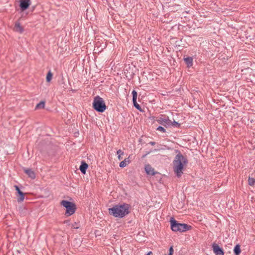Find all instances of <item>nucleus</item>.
<instances>
[{"label": "nucleus", "instance_id": "f257e3e1", "mask_svg": "<svg viewBox=\"0 0 255 255\" xmlns=\"http://www.w3.org/2000/svg\"><path fill=\"white\" fill-rule=\"evenodd\" d=\"M177 154L176 155L173 161V171L176 176L179 178L183 174L184 166L188 164V161L186 156H184L178 150H176Z\"/></svg>", "mask_w": 255, "mask_h": 255}, {"label": "nucleus", "instance_id": "f03ea898", "mask_svg": "<svg viewBox=\"0 0 255 255\" xmlns=\"http://www.w3.org/2000/svg\"><path fill=\"white\" fill-rule=\"evenodd\" d=\"M130 205L126 203H120L108 209L109 214L115 218H122L130 213Z\"/></svg>", "mask_w": 255, "mask_h": 255}, {"label": "nucleus", "instance_id": "7ed1b4c3", "mask_svg": "<svg viewBox=\"0 0 255 255\" xmlns=\"http://www.w3.org/2000/svg\"><path fill=\"white\" fill-rule=\"evenodd\" d=\"M171 230L175 232H185L190 230L192 227L185 223H180L174 218H171L170 220Z\"/></svg>", "mask_w": 255, "mask_h": 255}, {"label": "nucleus", "instance_id": "20e7f679", "mask_svg": "<svg viewBox=\"0 0 255 255\" xmlns=\"http://www.w3.org/2000/svg\"><path fill=\"white\" fill-rule=\"evenodd\" d=\"M92 107L99 113H103L107 108L104 100L99 96H97L94 98Z\"/></svg>", "mask_w": 255, "mask_h": 255}, {"label": "nucleus", "instance_id": "39448f33", "mask_svg": "<svg viewBox=\"0 0 255 255\" xmlns=\"http://www.w3.org/2000/svg\"><path fill=\"white\" fill-rule=\"evenodd\" d=\"M60 204L66 208L65 216L69 217L73 215L76 210V206L73 202L63 200L61 201Z\"/></svg>", "mask_w": 255, "mask_h": 255}, {"label": "nucleus", "instance_id": "423d86ee", "mask_svg": "<svg viewBox=\"0 0 255 255\" xmlns=\"http://www.w3.org/2000/svg\"><path fill=\"white\" fill-rule=\"evenodd\" d=\"M156 121L158 124L164 126L166 128L168 127L169 124L170 123L169 117L166 115H161L160 117L157 118Z\"/></svg>", "mask_w": 255, "mask_h": 255}, {"label": "nucleus", "instance_id": "0eeeda50", "mask_svg": "<svg viewBox=\"0 0 255 255\" xmlns=\"http://www.w3.org/2000/svg\"><path fill=\"white\" fill-rule=\"evenodd\" d=\"M212 248L215 255H224V251L223 249L216 243H213Z\"/></svg>", "mask_w": 255, "mask_h": 255}, {"label": "nucleus", "instance_id": "6e6552de", "mask_svg": "<svg viewBox=\"0 0 255 255\" xmlns=\"http://www.w3.org/2000/svg\"><path fill=\"white\" fill-rule=\"evenodd\" d=\"M132 102L133 104V106L140 112H143V110L141 109L140 105L137 103V92L135 90H133L132 91Z\"/></svg>", "mask_w": 255, "mask_h": 255}, {"label": "nucleus", "instance_id": "1a4fd4ad", "mask_svg": "<svg viewBox=\"0 0 255 255\" xmlns=\"http://www.w3.org/2000/svg\"><path fill=\"white\" fill-rule=\"evenodd\" d=\"M16 190V196L17 197V202H21L24 199V193L22 192L17 185L14 186Z\"/></svg>", "mask_w": 255, "mask_h": 255}, {"label": "nucleus", "instance_id": "9d476101", "mask_svg": "<svg viewBox=\"0 0 255 255\" xmlns=\"http://www.w3.org/2000/svg\"><path fill=\"white\" fill-rule=\"evenodd\" d=\"M31 4L30 0H20L19 7L22 11L27 9Z\"/></svg>", "mask_w": 255, "mask_h": 255}, {"label": "nucleus", "instance_id": "9b49d317", "mask_svg": "<svg viewBox=\"0 0 255 255\" xmlns=\"http://www.w3.org/2000/svg\"><path fill=\"white\" fill-rule=\"evenodd\" d=\"M13 30L16 32L22 33L24 31V28L21 25L19 21H16L14 23Z\"/></svg>", "mask_w": 255, "mask_h": 255}, {"label": "nucleus", "instance_id": "f8f14e48", "mask_svg": "<svg viewBox=\"0 0 255 255\" xmlns=\"http://www.w3.org/2000/svg\"><path fill=\"white\" fill-rule=\"evenodd\" d=\"M145 170L146 174L149 175H154L157 173L154 171V169L149 164L145 165Z\"/></svg>", "mask_w": 255, "mask_h": 255}, {"label": "nucleus", "instance_id": "ddd939ff", "mask_svg": "<svg viewBox=\"0 0 255 255\" xmlns=\"http://www.w3.org/2000/svg\"><path fill=\"white\" fill-rule=\"evenodd\" d=\"M88 167V164L84 160H82L79 167V169L81 173L83 174H85Z\"/></svg>", "mask_w": 255, "mask_h": 255}, {"label": "nucleus", "instance_id": "4468645a", "mask_svg": "<svg viewBox=\"0 0 255 255\" xmlns=\"http://www.w3.org/2000/svg\"><path fill=\"white\" fill-rule=\"evenodd\" d=\"M24 172L31 179H34L35 178V174L34 172L30 168H24Z\"/></svg>", "mask_w": 255, "mask_h": 255}, {"label": "nucleus", "instance_id": "2eb2a0df", "mask_svg": "<svg viewBox=\"0 0 255 255\" xmlns=\"http://www.w3.org/2000/svg\"><path fill=\"white\" fill-rule=\"evenodd\" d=\"M184 60L188 67H190L193 65V58L187 57L184 58Z\"/></svg>", "mask_w": 255, "mask_h": 255}, {"label": "nucleus", "instance_id": "dca6fc26", "mask_svg": "<svg viewBox=\"0 0 255 255\" xmlns=\"http://www.w3.org/2000/svg\"><path fill=\"white\" fill-rule=\"evenodd\" d=\"M130 162V160L129 159V157L126 158L124 160L121 161L120 163V167L121 168H124L126 167L128 164Z\"/></svg>", "mask_w": 255, "mask_h": 255}, {"label": "nucleus", "instance_id": "f3484780", "mask_svg": "<svg viewBox=\"0 0 255 255\" xmlns=\"http://www.w3.org/2000/svg\"><path fill=\"white\" fill-rule=\"evenodd\" d=\"M241 252V246L239 244L235 246L234 249V253L235 255H239Z\"/></svg>", "mask_w": 255, "mask_h": 255}, {"label": "nucleus", "instance_id": "a211bd4d", "mask_svg": "<svg viewBox=\"0 0 255 255\" xmlns=\"http://www.w3.org/2000/svg\"><path fill=\"white\" fill-rule=\"evenodd\" d=\"M170 124H169V127L172 126L174 127L179 128L180 127V124L178 123V122L174 121L173 122H172L171 120H170Z\"/></svg>", "mask_w": 255, "mask_h": 255}, {"label": "nucleus", "instance_id": "6ab92c4d", "mask_svg": "<svg viewBox=\"0 0 255 255\" xmlns=\"http://www.w3.org/2000/svg\"><path fill=\"white\" fill-rule=\"evenodd\" d=\"M45 102L43 101H40L38 104H37L35 107V109H43L45 106Z\"/></svg>", "mask_w": 255, "mask_h": 255}, {"label": "nucleus", "instance_id": "aec40b11", "mask_svg": "<svg viewBox=\"0 0 255 255\" xmlns=\"http://www.w3.org/2000/svg\"><path fill=\"white\" fill-rule=\"evenodd\" d=\"M248 184L251 186H253L255 184V178L249 177L248 178Z\"/></svg>", "mask_w": 255, "mask_h": 255}, {"label": "nucleus", "instance_id": "412c9836", "mask_svg": "<svg viewBox=\"0 0 255 255\" xmlns=\"http://www.w3.org/2000/svg\"><path fill=\"white\" fill-rule=\"evenodd\" d=\"M52 76H53V74L51 73V72L50 71H49L47 73V75H46V81L47 82H50L52 79Z\"/></svg>", "mask_w": 255, "mask_h": 255}, {"label": "nucleus", "instance_id": "4be33fe9", "mask_svg": "<svg viewBox=\"0 0 255 255\" xmlns=\"http://www.w3.org/2000/svg\"><path fill=\"white\" fill-rule=\"evenodd\" d=\"M156 130H158V131H160L162 132H166V129L162 127L161 126H159L157 128H156Z\"/></svg>", "mask_w": 255, "mask_h": 255}, {"label": "nucleus", "instance_id": "5701e85b", "mask_svg": "<svg viewBox=\"0 0 255 255\" xmlns=\"http://www.w3.org/2000/svg\"><path fill=\"white\" fill-rule=\"evenodd\" d=\"M72 228L74 229H78L79 228V223L75 222L72 224Z\"/></svg>", "mask_w": 255, "mask_h": 255}, {"label": "nucleus", "instance_id": "b1692460", "mask_svg": "<svg viewBox=\"0 0 255 255\" xmlns=\"http://www.w3.org/2000/svg\"><path fill=\"white\" fill-rule=\"evenodd\" d=\"M173 252H174V250H173V246H171L169 249V254H168V255H173ZM164 255H166V254H165Z\"/></svg>", "mask_w": 255, "mask_h": 255}, {"label": "nucleus", "instance_id": "393cba45", "mask_svg": "<svg viewBox=\"0 0 255 255\" xmlns=\"http://www.w3.org/2000/svg\"><path fill=\"white\" fill-rule=\"evenodd\" d=\"M117 154H118V155H119V154L123 155L124 154V152L122 150L119 149L117 151Z\"/></svg>", "mask_w": 255, "mask_h": 255}, {"label": "nucleus", "instance_id": "a878e982", "mask_svg": "<svg viewBox=\"0 0 255 255\" xmlns=\"http://www.w3.org/2000/svg\"><path fill=\"white\" fill-rule=\"evenodd\" d=\"M64 224H66L67 225H70V221L68 220H65L63 222Z\"/></svg>", "mask_w": 255, "mask_h": 255}, {"label": "nucleus", "instance_id": "bb28decb", "mask_svg": "<svg viewBox=\"0 0 255 255\" xmlns=\"http://www.w3.org/2000/svg\"><path fill=\"white\" fill-rule=\"evenodd\" d=\"M20 210H21V212L23 211V214L24 213V211H26V209L25 207H23V208L22 207L19 208V211H20Z\"/></svg>", "mask_w": 255, "mask_h": 255}, {"label": "nucleus", "instance_id": "cd10ccee", "mask_svg": "<svg viewBox=\"0 0 255 255\" xmlns=\"http://www.w3.org/2000/svg\"><path fill=\"white\" fill-rule=\"evenodd\" d=\"M149 144H151V145H154L156 144V142L154 141H150L149 142Z\"/></svg>", "mask_w": 255, "mask_h": 255}, {"label": "nucleus", "instance_id": "c85d7f7f", "mask_svg": "<svg viewBox=\"0 0 255 255\" xmlns=\"http://www.w3.org/2000/svg\"><path fill=\"white\" fill-rule=\"evenodd\" d=\"M118 158L119 160H120L123 158V157L121 156V155H120V154H119V155H118Z\"/></svg>", "mask_w": 255, "mask_h": 255}, {"label": "nucleus", "instance_id": "c756f323", "mask_svg": "<svg viewBox=\"0 0 255 255\" xmlns=\"http://www.w3.org/2000/svg\"><path fill=\"white\" fill-rule=\"evenodd\" d=\"M146 255H152V252L150 251Z\"/></svg>", "mask_w": 255, "mask_h": 255}, {"label": "nucleus", "instance_id": "7c9ffc66", "mask_svg": "<svg viewBox=\"0 0 255 255\" xmlns=\"http://www.w3.org/2000/svg\"><path fill=\"white\" fill-rule=\"evenodd\" d=\"M146 156V155H144L143 156V157H144Z\"/></svg>", "mask_w": 255, "mask_h": 255}]
</instances>
